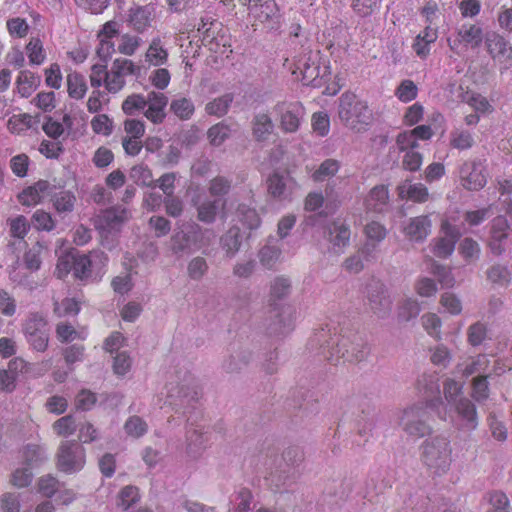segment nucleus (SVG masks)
I'll use <instances>...</instances> for the list:
<instances>
[{"label": "nucleus", "instance_id": "1", "mask_svg": "<svg viewBox=\"0 0 512 512\" xmlns=\"http://www.w3.org/2000/svg\"><path fill=\"white\" fill-rule=\"evenodd\" d=\"M418 389L425 400V405L412 406L404 410L400 424L408 435L422 438L432 431L428 409L436 411L443 420H446V414L442 415L439 411V407L443 406V401L440 397V386L436 376H423L418 381Z\"/></svg>", "mask_w": 512, "mask_h": 512}, {"label": "nucleus", "instance_id": "2", "mask_svg": "<svg viewBox=\"0 0 512 512\" xmlns=\"http://www.w3.org/2000/svg\"><path fill=\"white\" fill-rule=\"evenodd\" d=\"M420 459L431 476L435 477L446 474L452 464L450 440L443 436H436L425 440L421 446Z\"/></svg>", "mask_w": 512, "mask_h": 512}, {"label": "nucleus", "instance_id": "3", "mask_svg": "<svg viewBox=\"0 0 512 512\" xmlns=\"http://www.w3.org/2000/svg\"><path fill=\"white\" fill-rule=\"evenodd\" d=\"M338 115L342 123L355 132L366 131L373 120L367 103L352 92H345L339 98Z\"/></svg>", "mask_w": 512, "mask_h": 512}, {"label": "nucleus", "instance_id": "4", "mask_svg": "<svg viewBox=\"0 0 512 512\" xmlns=\"http://www.w3.org/2000/svg\"><path fill=\"white\" fill-rule=\"evenodd\" d=\"M290 69L298 81L314 87L322 86L330 76L329 67L321 66L316 59L312 58L311 52L299 56Z\"/></svg>", "mask_w": 512, "mask_h": 512}, {"label": "nucleus", "instance_id": "5", "mask_svg": "<svg viewBox=\"0 0 512 512\" xmlns=\"http://www.w3.org/2000/svg\"><path fill=\"white\" fill-rule=\"evenodd\" d=\"M47 325V319L39 312L29 313L23 323V333L28 343L38 352H44L48 347Z\"/></svg>", "mask_w": 512, "mask_h": 512}, {"label": "nucleus", "instance_id": "6", "mask_svg": "<svg viewBox=\"0 0 512 512\" xmlns=\"http://www.w3.org/2000/svg\"><path fill=\"white\" fill-rule=\"evenodd\" d=\"M482 41V28L479 25L472 23L462 24L457 29L455 36L447 38L449 48L457 55H460L469 48H478Z\"/></svg>", "mask_w": 512, "mask_h": 512}, {"label": "nucleus", "instance_id": "7", "mask_svg": "<svg viewBox=\"0 0 512 512\" xmlns=\"http://www.w3.org/2000/svg\"><path fill=\"white\" fill-rule=\"evenodd\" d=\"M140 67L127 58H116L109 69L106 81V90L116 94L120 92L125 84L126 77L137 75Z\"/></svg>", "mask_w": 512, "mask_h": 512}, {"label": "nucleus", "instance_id": "8", "mask_svg": "<svg viewBox=\"0 0 512 512\" xmlns=\"http://www.w3.org/2000/svg\"><path fill=\"white\" fill-rule=\"evenodd\" d=\"M85 465V450L75 441H64L57 454V467L66 473L81 470Z\"/></svg>", "mask_w": 512, "mask_h": 512}, {"label": "nucleus", "instance_id": "9", "mask_svg": "<svg viewBox=\"0 0 512 512\" xmlns=\"http://www.w3.org/2000/svg\"><path fill=\"white\" fill-rule=\"evenodd\" d=\"M202 44L214 53H225L227 37L223 33L222 24L217 20H201L197 28Z\"/></svg>", "mask_w": 512, "mask_h": 512}, {"label": "nucleus", "instance_id": "10", "mask_svg": "<svg viewBox=\"0 0 512 512\" xmlns=\"http://www.w3.org/2000/svg\"><path fill=\"white\" fill-rule=\"evenodd\" d=\"M458 217L443 219L441 222V232L444 234L435 241L433 253L439 258L449 257L455 249L456 242L461 237L460 229L452 222H456Z\"/></svg>", "mask_w": 512, "mask_h": 512}, {"label": "nucleus", "instance_id": "11", "mask_svg": "<svg viewBox=\"0 0 512 512\" xmlns=\"http://www.w3.org/2000/svg\"><path fill=\"white\" fill-rule=\"evenodd\" d=\"M459 179L464 189L479 191L487 184L485 166L480 161H465L460 167Z\"/></svg>", "mask_w": 512, "mask_h": 512}, {"label": "nucleus", "instance_id": "12", "mask_svg": "<svg viewBox=\"0 0 512 512\" xmlns=\"http://www.w3.org/2000/svg\"><path fill=\"white\" fill-rule=\"evenodd\" d=\"M239 4L246 7L248 18L252 26L266 23L273 19L278 13L275 0H238Z\"/></svg>", "mask_w": 512, "mask_h": 512}, {"label": "nucleus", "instance_id": "13", "mask_svg": "<svg viewBox=\"0 0 512 512\" xmlns=\"http://www.w3.org/2000/svg\"><path fill=\"white\" fill-rule=\"evenodd\" d=\"M279 114L281 129L286 133H294L300 126V120L304 114V108L301 103H280L276 106Z\"/></svg>", "mask_w": 512, "mask_h": 512}, {"label": "nucleus", "instance_id": "14", "mask_svg": "<svg viewBox=\"0 0 512 512\" xmlns=\"http://www.w3.org/2000/svg\"><path fill=\"white\" fill-rule=\"evenodd\" d=\"M94 261L106 265L107 255L102 251H92L89 254L73 253V276L76 279L84 280L91 275V267Z\"/></svg>", "mask_w": 512, "mask_h": 512}, {"label": "nucleus", "instance_id": "15", "mask_svg": "<svg viewBox=\"0 0 512 512\" xmlns=\"http://www.w3.org/2000/svg\"><path fill=\"white\" fill-rule=\"evenodd\" d=\"M368 300L370 309L377 317L382 318L390 313L391 300L386 295L384 285L379 281L369 285Z\"/></svg>", "mask_w": 512, "mask_h": 512}, {"label": "nucleus", "instance_id": "16", "mask_svg": "<svg viewBox=\"0 0 512 512\" xmlns=\"http://www.w3.org/2000/svg\"><path fill=\"white\" fill-rule=\"evenodd\" d=\"M50 188V183L47 180H39L24 188L17 195V200L22 206H36L42 203L46 196L50 195Z\"/></svg>", "mask_w": 512, "mask_h": 512}, {"label": "nucleus", "instance_id": "17", "mask_svg": "<svg viewBox=\"0 0 512 512\" xmlns=\"http://www.w3.org/2000/svg\"><path fill=\"white\" fill-rule=\"evenodd\" d=\"M147 109L144 116L154 124H161L166 117L168 97L162 92L151 91L147 94Z\"/></svg>", "mask_w": 512, "mask_h": 512}, {"label": "nucleus", "instance_id": "18", "mask_svg": "<svg viewBox=\"0 0 512 512\" xmlns=\"http://www.w3.org/2000/svg\"><path fill=\"white\" fill-rule=\"evenodd\" d=\"M155 9L151 5L134 6L128 11L127 22L135 31L142 33L152 23Z\"/></svg>", "mask_w": 512, "mask_h": 512}, {"label": "nucleus", "instance_id": "19", "mask_svg": "<svg viewBox=\"0 0 512 512\" xmlns=\"http://www.w3.org/2000/svg\"><path fill=\"white\" fill-rule=\"evenodd\" d=\"M130 216V212L120 206L106 209L98 216V227L107 231L118 230Z\"/></svg>", "mask_w": 512, "mask_h": 512}, {"label": "nucleus", "instance_id": "20", "mask_svg": "<svg viewBox=\"0 0 512 512\" xmlns=\"http://www.w3.org/2000/svg\"><path fill=\"white\" fill-rule=\"evenodd\" d=\"M509 228L508 220L504 216H497L492 220L489 247L494 255L499 256L504 252L502 242L507 239Z\"/></svg>", "mask_w": 512, "mask_h": 512}, {"label": "nucleus", "instance_id": "21", "mask_svg": "<svg viewBox=\"0 0 512 512\" xmlns=\"http://www.w3.org/2000/svg\"><path fill=\"white\" fill-rule=\"evenodd\" d=\"M367 211L382 213L389 204V191L385 185L373 187L364 201Z\"/></svg>", "mask_w": 512, "mask_h": 512}, {"label": "nucleus", "instance_id": "22", "mask_svg": "<svg viewBox=\"0 0 512 512\" xmlns=\"http://www.w3.org/2000/svg\"><path fill=\"white\" fill-rule=\"evenodd\" d=\"M398 196L402 200L424 203L429 199L428 188L422 183L406 181L397 187Z\"/></svg>", "mask_w": 512, "mask_h": 512}, {"label": "nucleus", "instance_id": "23", "mask_svg": "<svg viewBox=\"0 0 512 512\" xmlns=\"http://www.w3.org/2000/svg\"><path fill=\"white\" fill-rule=\"evenodd\" d=\"M39 124L38 116L28 113L14 114L7 121V129L10 133L23 135L31 129H37Z\"/></svg>", "mask_w": 512, "mask_h": 512}, {"label": "nucleus", "instance_id": "24", "mask_svg": "<svg viewBox=\"0 0 512 512\" xmlns=\"http://www.w3.org/2000/svg\"><path fill=\"white\" fill-rule=\"evenodd\" d=\"M438 38V31L436 28L427 25L422 32H420L414 39L412 44L413 51L422 59H425L430 54L431 47Z\"/></svg>", "mask_w": 512, "mask_h": 512}, {"label": "nucleus", "instance_id": "25", "mask_svg": "<svg viewBox=\"0 0 512 512\" xmlns=\"http://www.w3.org/2000/svg\"><path fill=\"white\" fill-rule=\"evenodd\" d=\"M485 42L493 59L510 58L512 56V47L500 34L496 32L488 33Z\"/></svg>", "mask_w": 512, "mask_h": 512}, {"label": "nucleus", "instance_id": "26", "mask_svg": "<svg viewBox=\"0 0 512 512\" xmlns=\"http://www.w3.org/2000/svg\"><path fill=\"white\" fill-rule=\"evenodd\" d=\"M430 229L429 216L422 215L411 218L409 224L404 228V233L410 240L422 241L429 235Z\"/></svg>", "mask_w": 512, "mask_h": 512}, {"label": "nucleus", "instance_id": "27", "mask_svg": "<svg viewBox=\"0 0 512 512\" xmlns=\"http://www.w3.org/2000/svg\"><path fill=\"white\" fill-rule=\"evenodd\" d=\"M490 366V359L487 355H478L471 357L465 362L457 365L458 371L464 376L469 377L473 374L483 375Z\"/></svg>", "mask_w": 512, "mask_h": 512}, {"label": "nucleus", "instance_id": "28", "mask_svg": "<svg viewBox=\"0 0 512 512\" xmlns=\"http://www.w3.org/2000/svg\"><path fill=\"white\" fill-rule=\"evenodd\" d=\"M329 241L333 247L344 248L349 244L350 229L341 220H335L328 226Z\"/></svg>", "mask_w": 512, "mask_h": 512}, {"label": "nucleus", "instance_id": "29", "mask_svg": "<svg viewBox=\"0 0 512 512\" xmlns=\"http://www.w3.org/2000/svg\"><path fill=\"white\" fill-rule=\"evenodd\" d=\"M50 200L53 208L57 213H70L74 210L76 203V196L73 192L68 190H61L59 192L52 193L50 191Z\"/></svg>", "mask_w": 512, "mask_h": 512}, {"label": "nucleus", "instance_id": "30", "mask_svg": "<svg viewBox=\"0 0 512 512\" xmlns=\"http://www.w3.org/2000/svg\"><path fill=\"white\" fill-rule=\"evenodd\" d=\"M455 410L468 429L476 428L478 424L476 407L468 398L460 397L455 404Z\"/></svg>", "mask_w": 512, "mask_h": 512}, {"label": "nucleus", "instance_id": "31", "mask_svg": "<svg viewBox=\"0 0 512 512\" xmlns=\"http://www.w3.org/2000/svg\"><path fill=\"white\" fill-rule=\"evenodd\" d=\"M347 343H348V340L344 337H342L337 342V347H336L337 359L343 358L349 362L362 361L365 358L366 354L368 353V348L366 346L361 345V349H358L360 344L355 345L354 343H352L351 349H345L344 351H342L343 348H346Z\"/></svg>", "mask_w": 512, "mask_h": 512}, {"label": "nucleus", "instance_id": "32", "mask_svg": "<svg viewBox=\"0 0 512 512\" xmlns=\"http://www.w3.org/2000/svg\"><path fill=\"white\" fill-rule=\"evenodd\" d=\"M15 84L21 97L28 98L36 90L39 77L29 70H22L19 72Z\"/></svg>", "mask_w": 512, "mask_h": 512}, {"label": "nucleus", "instance_id": "33", "mask_svg": "<svg viewBox=\"0 0 512 512\" xmlns=\"http://www.w3.org/2000/svg\"><path fill=\"white\" fill-rule=\"evenodd\" d=\"M145 60L155 67L164 65L168 60V51L159 37L153 38L145 53Z\"/></svg>", "mask_w": 512, "mask_h": 512}, {"label": "nucleus", "instance_id": "34", "mask_svg": "<svg viewBox=\"0 0 512 512\" xmlns=\"http://www.w3.org/2000/svg\"><path fill=\"white\" fill-rule=\"evenodd\" d=\"M25 51L30 65L39 66L47 58L43 42L39 37H31L25 46Z\"/></svg>", "mask_w": 512, "mask_h": 512}, {"label": "nucleus", "instance_id": "35", "mask_svg": "<svg viewBox=\"0 0 512 512\" xmlns=\"http://www.w3.org/2000/svg\"><path fill=\"white\" fill-rule=\"evenodd\" d=\"M47 251V246L41 242L33 244L23 257L25 267L30 271H37L41 267L42 256Z\"/></svg>", "mask_w": 512, "mask_h": 512}, {"label": "nucleus", "instance_id": "36", "mask_svg": "<svg viewBox=\"0 0 512 512\" xmlns=\"http://www.w3.org/2000/svg\"><path fill=\"white\" fill-rule=\"evenodd\" d=\"M87 84L83 75L78 72H71L67 75L68 95L76 100L82 99L87 92Z\"/></svg>", "mask_w": 512, "mask_h": 512}, {"label": "nucleus", "instance_id": "37", "mask_svg": "<svg viewBox=\"0 0 512 512\" xmlns=\"http://www.w3.org/2000/svg\"><path fill=\"white\" fill-rule=\"evenodd\" d=\"M252 131L256 140H266L273 131V123L270 116L266 113L256 115L253 120Z\"/></svg>", "mask_w": 512, "mask_h": 512}, {"label": "nucleus", "instance_id": "38", "mask_svg": "<svg viewBox=\"0 0 512 512\" xmlns=\"http://www.w3.org/2000/svg\"><path fill=\"white\" fill-rule=\"evenodd\" d=\"M475 141L473 135L465 129H454L450 133L449 144L457 150H468L473 147Z\"/></svg>", "mask_w": 512, "mask_h": 512}, {"label": "nucleus", "instance_id": "39", "mask_svg": "<svg viewBox=\"0 0 512 512\" xmlns=\"http://www.w3.org/2000/svg\"><path fill=\"white\" fill-rule=\"evenodd\" d=\"M9 235L18 240H24L30 230V223L24 215L8 218Z\"/></svg>", "mask_w": 512, "mask_h": 512}, {"label": "nucleus", "instance_id": "40", "mask_svg": "<svg viewBox=\"0 0 512 512\" xmlns=\"http://www.w3.org/2000/svg\"><path fill=\"white\" fill-rule=\"evenodd\" d=\"M31 223L37 231L51 232L56 227V220L44 209H37L32 214Z\"/></svg>", "mask_w": 512, "mask_h": 512}, {"label": "nucleus", "instance_id": "41", "mask_svg": "<svg viewBox=\"0 0 512 512\" xmlns=\"http://www.w3.org/2000/svg\"><path fill=\"white\" fill-rule=\"evenodd\" d=\"M487 279L493 284L506 287L511 282V273L506 266L495 264L491 266L487 272Z\"/></svg>", "mask_w": 512, "mask_h": 512}, {"label": "nucleus", "instance_id": "42", "mask_svg": "<svg viewBox=\"0 0 512 512\" xmlns=\"http://www.w3.org/2000/svg\"><path fill=\"white\" fill-rule=\"evenodd\" d=\"M490 375H477L471 381V397L476 402H483L489 397V383L488 378Z\"/></svg>", "mask_w": 512, "mask_h": 512}, {"label": "nucleus", "instance_id": "43", "mask_svg": "<svg viewBox=\"0 0 512 512\" xmlns=\"http://www.w3.org/2000/svg\"><path fill=\"white\" fill-rule=\"evenodd\" d=\"M170 109L181 120L190 119L195 111L193 102L186 97H180L172 100Z\"/></svg>", "mask_w": 512, "mask_h": 512}, {"label": "nucleus", "instance_id": "44", "mask_svg": "<svg viewBox=\"0 0 512 512\" xmlns=\"http://www.w3.org/2000/svg\"><path fill=\"white\" fill-rule=\"evenodd\" d=\"M147 96L143 94H131L125 98L122 103V110L126 115H135L137 112L142 111L147 106Z\"/></svg>", "mask_w": 512, "mask_h": 512}, {"label": "nucleus", "instance_id": "45", "mask_svg": "<svg viewBox=\"0 0 512 512\" xmlns=\"http://www.w3.org/2000/svg\"><path fill=\"white\" fill-rule=\"evenodd\" d=\"M395 96L403 103L411 102L418 96V87L410 79L402 80L395 90Z\"/></svg>", "mask_w": 512, "mask_h": 512}, {"label": "nucleus", "instance_id": "46", "mask_svg": "<svg viewBox=\"0 0 512 512\" xmlns=\"http://www.w3.org/2000/svg\"><path fill=\"white\" fill-rule=\"evenodd\" d=\"M130 177L137 185L149 187L154 184L151 169L143 163L137 164L131 168Z\"/></svg>", "mask_w": 512, "mask_h": 512}, {"label": "nucleus", "instance_id": "47", "mask_svg": "<svg viewBox=\"0 0 512 512\" xmlns=\"http://www.w3.org/2000/svg\"><path fill=\"white\" fill-rule=\"evenodd\" d=\"M233 101L232 94H225L221 97L214 99L213 101L206 104L205 111L209 115H215L221 117L228 111L230 104Z\"/></svg>", "mask_w": 512, "mask_h": 512}, {"label": "nucleus", "instance_id": "48", "mask_svg": "<svg viewBox=\"0 0 512 512\" xmlns=\"http://www.w3.org/2000/svg\"><path fill=\"white\" fill-rule=\"evenodd\" d=\"M80 311V304L74 298H65L61 302L54 301V314L59 317L75 316Z\"/></svg>", "mask_w": 512, "mask_h": 512}, {"label": "nucleus", "instance_id": "49", "mask_svg": "<svg viewBox=\"0 0 512 512\" xmlns=\"http://www.w3.org/2000/svg\"><path fill=\"white\" fill-rule=\"evenodd\" d=\"M290 290V282L288 279L283 277H278L274 280V282L271 285V291H270V306H274V309H276V301L281 300L283 297L288 295Z\"/></svg>", "mask_w": 512, "mask_h": 512}, {"label": "nucleus", "instance_id": "50", "mask_svg": "<svg viewBox=\"0 0 512 512\" xmlns=\"http://www.w3.org/2000/svg\"><path fill=\"white\" fill-rule=\"evenodd\" d=\"M340 168V164L335 159H327L321 163L319 168L313 172L312 179L315 182H322L326 178L334 176Z\"/></svg>", "mask_w": 512, "mask_h": 512}, {"label": "nucleus", "instance_id": "51", "mask_svg": "<svg viewBox=\"0 0 512 512\" xmlns=\"http://www.w3.org/2000/svg\"><path fill=\"white\" fill-rule=\"evenodd\" d=\"M268 193L274 198H285L286 182L284 176L278 172L273 173L267 179Z\"/></svg>", "mask_w": 512, "mask_h": 512}, {"label": "nucleus", "instance_id": "52", "mask_svg": "<svg viewBox=\"0 0 512 512\" xmlns=\"http://www.w3.org/2000/svg\"><path fill=\"white\" fill-rule=\"evenodd\" d=\"M230 132V127L220 122L208 129L207 136L211 145L220 146L229 137Z\"/></svg>", "mask_w": 512, "mask_h": 512}, {"label": "nucleus", "instance_id": "53", "mask_svg": "<svg viewBox=\"0 0 512 512\" xmlns=\"http://www.w3.org/2000/svg\"><path fill=\"white\" fill-rule=\"evenodd\" d=\"M56 336L62 343L71 342L75 339H85L82 332H78L71 324L60 322L56 325Z\"/></svg>", "mask_w": 512, "mask_h": 512}, {"label": "nucleus", "instance_id": "54", "mask_svg": "<svg viewBox=\"0 0 512 512\" xmlns=\"http://www.w3.org/2000/svg\"><path fill=\"white\" fill-rule=\"evenodd\" d=\"M140 499L139 490L135 486H125L118 495V506L123 510H128Z\"/></svg>", "mask_w": 512, "mask_h": 512}, {"label": "nucleus", "instance_id": "55", "mask_svg": "<svg viewBox=\"0 0 512 512\" xmlns=\"http://www.w3.org/2000/svg\"><path fill=\"white\" fill-rule=\"evenodd\" d=\"M222 246L228 255H234L240 247V229L232 227L221 239Z\"/></svg>", "mask_w": 512, "mask_h": 512}, {"label": "nucleus", "instance_id": "56", "mask_svg": "<svg viewBox=\"0 0 512 512\" xmlns=\"http://www.w3.org/2000/svg\"><path fill=\"white\" fill-rule=\"evenodd\" d=\"M465 101L475 112L479 114H489L493 112V106L491 103L485 96L479 93H472Z\"/></svg>", "mask_w": 512, "mask_h": 512}, {"label": "nucleus", "instance_id": "57", "mask_svg": "<svg viewBox=\"0 0 512 512\" xmlns=\"http://www.w3.org/2000/svg\"><path fill=\"white\" fill-rule=\"evenodd\" d=\"M6 28L11 37L24 38L29 32V25L24 18L14 17L6 22Z\"/></svg>", "mask_w": 512, "mask_h": 512}, {"label": "nucleus", "instance_id": "58", "mask_svg": "<svg viewBox=\"0 0 512 512\" xmlns=\"http://www.w3.org/2000/svg\"><path fill=\"white\" fill-rule=\"evenodd\" d=\"M29 165L30 159L25 153L13 156L9 162L12 173L19 178L27 176Z\"/></svg>", "mask_w": 512, "mask_h": 512}, {"label": "nucleus", "instance_id": "59", "mask_svg": "<svg viewBox=\"0 0 512 512\" xmlns=\"http://www.w3.org/2000/svg\"><path fill=\"white\" fill-rule=\"evenodd\" d=\"M219 200L207 201L198 206V219L201 222L212 223L217 215Z\"/></svg>", "mask_w": 512, "mask_h": 512}, {"label": "nucleus", "instance_id": "60", "mask_svg": "<svg viewBox=\"0 0 512 512\" xmlns=\"http://www.w3.org/2000/svg\"><path fill=\"white\" fill-rule=\"evenodd\" d=\"M443 393L445 400L455 405L463 393V385L453 379H447L443 384Z\"/></svg>", "mask_w": 512, "mask_h": 512}, {"label": "nucleus", "instance_id": "61", "mask_svg": "<svg viewBox=\"0 0 512 512\" xmlns=\"http://www.w3.org/2000/svg\"><path fill=\"white\" fill-rule=\"evenodd\" d=\"M53 429L58 436L68 437L76 430L75 420L71 415L61 417L54 422Z\"/></svg>", "mask_w": 512, "mask_h": 512}, {"label": "nucleus", "instance_id": "62", "mask_svg": "<svg viewBox=\"0 0 512 512\" xmlns=\"http://www.w3.org/2000/svg\"><path fill=\"white\" fill-rule=\"evenodd\" d=\"M91 128L94 133L110 135L113 128L112 120L106 114H97L91 120Z\"/></svg>", "mask_w": 512, "mask_h": 512}, {"label": "nucleus", "instance_id": "63", "mask_svg": "<svg viewBox=\"0 0 512 512\" xmlns=\"http://www.w3.org/2000/svg\"><path fill=\"white\" fill-rule=\"evenodd\" d=\"M238 213L240 215V221L250 230L260 226L261 220L255 209L239 206Z\"/></svg>", "mask_w": 512, "mask_h": 512}, {"label": "nucleus", "instance_id": "64", "mask_svg": "<svg viewBox=\"0 0 512 512\" xmlns=\"http://www.w3.org/2000/svg\"><path fill=\"white\" fill-rule=\"evenodd\" d=\"M489 502L492 508L488 512H511L507 496L500 491L490 493Z\"/></svg>", "mask_w": 512, "mask_h": 512}]
</instances>
